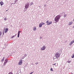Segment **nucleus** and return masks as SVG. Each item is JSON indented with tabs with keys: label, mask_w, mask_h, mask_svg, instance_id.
Listing matches in <instances>:
<instances>
[{
	"label": "nucleus",
	"mask_w": 74,
	"mask_h": 74,
	"mask_svg": "<svg viewBox=\"0 0 74 74\" xmlns=\"http://www.w3.org/2000/svg\"><path fill=\"white\" fill-rule=\"evenodd\" d=\"M66 16H67V14H65L64 15V18H66Z\"/></svg>",
	"instance_id": "obj_18"
},
{
	"label": "nucleus",
	"mask_w": 74,
	"mask_h": 74,
	"mask_svg": "<svg viewBox=\"0 0 74 74\" xmlns=\"http://www.w3.org/2000/svg\"><path fill=\"white\" fill-rule=\"evenodd\" d=\"M72 42L73 43H74V39L73 40Z\"/></svg>",
	"instance_id": "obj_29"
},
{
	"label": "nucleus",
	"mask_w": 74,
	"mask_h": 74,
	"mask_svg": "<svg viewBox=\"0 0 74 74\" xmlns=\"http://www.w3.org/2000/svg\"><path fill=\"white\" fill-rule=\"evenodd\" d=\"M8 11V10H7L6 11Z\"/></svg>",
	"instance_id": "obj_40"
},
{
	"label": "nucleus",
	"mask_w": 74,
	"mask_h": 74,
	"mask_svg": "<svg viewBox=\"0 0 74 74\" xmlns=\"http://www.w3.org/2000/svg\"><path fill=\"white\" fill-rule=\"evenodd\" d=\"M46 23L47 24V25H49L52 23V21H50L49 22V21L48 20L46 21Z\"/></svg>",
	"instance_id": "obj_3"
},
{
	"label": "nucleus",
	"mask_w": 74,
	"mask_h": 74,
	"mask_svg": "<svg viewBox=\"0 0 74 74\" xmlns=\"http://www.w3.org/2000/svg\"><path fill=\"white\" fill-rule=\"evenodd\" d=\"M29 3H28L27 4H25V9H27L29 8Z\"/></svg>",
	"instance_id": "obj_4"
},
{
	"label": "nucleus",
	"mask_w": 74,
	"mask_h": 74,
	"mask_svg": "<svg viewBox=\"0 0 74 74\" xmlns=\"http://www.w3.org/2000/svg\"><path fill=\"white\" fill-rule=\"evenodd\" d=\"M8 74H13V73H12V72H10Z\"/></svg>",
	"instance_id": "obj_25"
},
{
	"label": "nucleus",
	"mask_w": 74,
	"mask_h": 74,
	"mask_svg": "<svg viewBox=\"0 0 74 74\" xmlns=\"http://www.w3.org/2000/svg\"><path fill=\"white\" fill-rule=\"evenodd\" d=\"M55 16V15H54V16Z\"/></svg>",
	"instance_id": "obj_43"
},
{
	"label": "nucleus",
	"mask_w": 74,
	"mask_h": 74,
	"mask_svg": "<svg viewBox=\"0 0 74 74\" xmlns=\"http://www.w3.org/2000/svg\"><path fill=\"white\" fill-rule=\"evenodd\" d=\"M14 4H16V3L15 2L14 3Z\"/></svg>",
	"instance_id": "obj_38"
},
{
	"label": "nucleus",
	"mask_w": 74,
	"mask_h": 74,
	"mask_svg": "<svg viewBox=\"0 0 74 74\" xmlns=\"http://www.w3.org/2000/svg\"><path fill=\"white\" fill-rule=\"evenodd\" d=\"M33 2H31L30 4V6H32V5H33Z\"/></svg>",
	"instance_id": "obj_16"
},
{
	"label": "nucleus",
	"mask_w": 74,
	"mask_h": 74,
	"mask_svg": "<svg viewBox=\"0 0 74 74\" xmlns=\"http://www.w3.org/2000/svg\"><path fill=\"white\" fill-rule=\"evenodd\" d=\"M27 56V55L26 54H25L24 56L22 57V59H23L25 58Z\"/></svg>",
	"instance_id": "obj_8"
},
{
	"label": "nucleus",
	"mask_w": 74,
	"mask_h": 74,
	"mask_svg": "<svg viewBox=\"0 0 74 74\" xmlns=\"http://www.w3.org/2000/svg\"><path fill=\"white\" fill-rule=\"evenodd\" d=\"M53 65H56V63H55V64H53Z\"/></svg>",
	"instance_id": "obj_36"
},
{
	"label": "nucleus",
	"mask_w": 74,
	"mask_h": 74,
	"mask_svg": "<svg viewBox=\"0 0 74 74\" xmlns=\"http://www.w3.org/2000/svg\"><path fill=\"white\" fill-rule=\"evenodd\" d=\"M42 24L40 23V24H39V27H42Z\"/></svg>",
	"instance_id": "obj_11"
},
{
	"label": "nucleus",
	"mask_w": 74,
	"mask_h": 74,
	"mask_svg": "<svg viewBox=\"0 0 74 74\" xmlns=\"http://www.w3.org/2000/svg\"><path fill=\"white\" fill-rule=\"evenodd\" d=\"M60 17H61V15H60V14L57 15L55 18L54 21H55L56 23L58 22L59 19H60Z\"/></svg>",
	"instance_id": "obj_1"
},
{
	"label": "nucleus",
	"mask_w": 74,
	"mask_h": 74,
	"mask_svg": "<svg viewBox=\"0 0 74 74\" xmlns=\"http://www.w3.org/2000/svg\"><path fill=\"white\" fill-rule=\"evenodd\" d=\"M71 73L72 74H73V73Z\"/></svg>",
	"instance_id": "obj_39"
},
{
	"label": "nucleus",
	"mask_w": 74,
	"mask_h": 74,
	"mask_svg": "<svg viewBox=\"0 0 74 74\" xmlns=\"http://www.w3.org/2000/svg\"><path fill=\"white\" fill-rule=\"evenodd\" d=\"M7 62H4V63L3 64V65H4L3 66H5V65H6V64H7Z\"/></svg>",
	"instance_id": "obj_15"
},
{
	"label": "nucleus",
	"mask_w": 74,
	"mask_h": 74,
	"mask_svg": "<svg viewBox=\"0 0 74 74\" xmlns=\"http://www.w3.org/2000/svg\"><path fill=\"white\" fill-rule=\"evenodd\" d=\"M42 25H45V23H44L43 22L40 23Z\"/></svg>",
	"instance_id": "obj_21"
},
{
	"label": "nucleus",
	"mask_w": 74,
	"mask_h": 74,
	"mask_svg": "<svg viewBox=\"0 0 74 74\" xmlns=\"http://www.w3.org/2000/svg\"><path fill=\"white\" fill-rule=\"evenodd\" d=\"M4 21H6L7 20V18H5L4 19Z\"/></svg>",
	"instance_id": "obj_31"
},
{
	"label": "nucleus",
	"mask_w": 74,
	"mask_h": 74,
	"mask_svg": "<svg viewBox=\"0 0 74 74\" xmlns=\"http://www.w3.org/2000/svg\"><path fill=\"white\" fill-rule=\"evenodd\" d=\"M15 36L14 35V36H12V37L11 38H12V39L13 38H14V37H15Z\"/></svg>",
	"instance_id": "obj_24"
},
{
	"label": "nucleus",
	"mask_w": 74,
	"mask_h": 74,
	"mask_svg": "<svg viewBox=\"0 0 74 74\" xmlns=\"http://www.w3.org/2000/svg\"><path fill=\"white\" fill-rule=\"evenodd\" d=\"M16 74H19V73L18 72V73H17Z\"/></svg>",
	"instance_id": "obj_37"
},
{
	"label": "nucleus",
	"mask_w": 74,
	"mask_h": 74,
	"mask_svg": "<svg viewBox=\"0 0 74 74\" xmlns=\"http://www.w3.org/2000/svg\"><path fill=\"white\" fill-rule=\"evenodd\" d=\"M46 49V47L45 45H43V46L40 48V49L42 51H44Z\"/></svg>",
	"instance_id": "obj_5"
},
{
	"label": "nucleus",
	"mask_w": 74,
	"mask_h": 74,
	"mask_svg": "<svg viewBox=\"0 0 74 74\" xmlns=\"http://www.w3.org/2000/svg\"><path fill=\"white\" fill-rule=\"evenodd\" d=\"M68 63H70L71 62V61H68V62H67Z\"/></svg>",
	"instance_id": "obj_26"
},
{
	"label": "nucleus",
	"mask_w": 74,
	"mask_h": 74,
	"mask_svg": "<svg viewBox=\"0 0 74 74\" xmlns=\"http://www.w3.org/2000/svg\"><path fill=\"white\" fill-rule=\"evenodd\" d=\"M33 73H34V71H33V72H31V73H30V74H33Z\"/></svg>",
	"instance_id": "obj_30"
},
{
	"label": "nucleus",
	"mask_w": 74,
	"mask_h": 74,
	"mask_svg": "<svg viewBox=\"0 0 74 74\" xmlns=\"http://www.w3.org/2000/svg\"><path fill=\"white\" fill-rule=\"evenodd\" d=\"M50 71H53V69L52 68H51Z\"/></svg>",
	"instance_id": "obj_22"
},
{
	"label": "nucleus",
	"mask_w": 74,
	"mask_h": 74,
	"mask_svg": "<svg viewBox=\"0 0 74 74\" xmlns=\"http://www.w3.org/2000/svg\"><path fill=\"white\" fill-rule=\"evenodd\" d=\"M1 34H2V32H1L0 31V36H1Z\"/></svg>",
	"instance_id": "obj_23"
},
{
	"label": "nucleus",
	"mask_w": 74,
	"mask_h": 74,
	"mask_svg": "<svg viewBox=\"0 0 74 74\" xmlns=\"http://www.w3.org/2000/svg\"><path fill=\"white\" fill-rule=\"evenodd\" d=\"M8 31V28H6V29H5V30H4L5 33H7Z\"/></svg>",
	"instance_id": "obj_7"
},
{
	"label": "nucleus",
	"mask_w": 74,
	"mask_h": 74,
	"mask_svg": "<svg viewBox=\"0 0 74 74\" xmlns=\"http://www.w3.org/2000/svg\"><path fill=\"white\" fill-rule=\"evenodd\" d=\"M18 65H22V60H20L19 63H18Z\"/></svg>",
	"instance_id": "obj_6"
},
{
	"label": "nucleus",
	"mask_w": 74,
	"mask_h": 74,
	"mask_svg": "<svg viewBox=\"0 0 74 74\" xmlns=\"http://www.w3.org/2000/svg\"><path fill=\"white\" fill-rule=\"evenodd\" d=\"M11 4H13V3H11Z\"/></svg>",
	"instance_id": "obj_42"
},
{
	"label": "nucleus",
	"mask_w": 74,
	"mask_h": 74,
	"mask_svg": "<svg viewBox=\"0 0 74 74\" xmlns=\"http://www.w3.org/2000/svg\"><path fill=\"white\" fill-rule=\"evenodd\" d=\"M73 44V42L72 41L70 43V45H72Z\"/></svg>",
	"instance_id": "obj_17"
},
{
	"label": "nucleus",
	"mask_w": 74,
	"mask_h": 74,
	"mask_svg": "<svg viewBox=\"0 0 74 74\" xmlns=\"http://www.w3.org/2000/svg\"><path fill=\"white\" fill-rule=\"evenodd\" d=\"M5 58V57H3V59L2 60H1V62H4V60Z\"/></svg>",
	"instance_id": "obj_13"
},
{
	"label": "nucleus",
	"mask_w": 74,
	"mask_h": 74,
	"mask_svg": "<svg viewBox=\"0 0 74 74\" xmlns=\"http://www.w3.org/2000/svg\"><path fill=\"white\" fill-rule=\"evenodd\" d=\"M5 62H6V63H7L8 62V59H7L5 60Z\"/></svg>",
	"instance_id": "obj_14"
},
{
	"label": "nucleus",
	"mask_w": 74,
	"mask_h": 74,
	"mask_svg": "<svg viewBox=\"0 0 74 74\" xmlns=\"http://www.w3.org/2000/svg\"><path fill=\"white\" fill-rule=\"evenodd\" d=\"M44 7H46V5H44Z\"/></svg>",
	"instance_id": "obj_35"
},
{
	"label": "nucleus",
	"mask_w": 74,
	"mask_h": 74,
	"mask_svg": "<svg viewBox=\"0 0 74 74\" xmlns=\"http://www.w3.org/2000/svg\"><path fill=\"white\" fill-rule=\"evenodd\" d=\"M60 56V53H59L58 52H57L56 53L55 55V57H56L55 58H54L53 60H54V59H58L59 57Z\"/></svg>",
	"instance_id": "obj_2"
},
{
	"label": "nucleus",
	"mask_w": 74,
	"mask_h": 74,
	"mask_svg": "<svg viewBox=\"0 0 74 74\" xmlns=\"http://www.w3.org/2000/svg\"><path fill=\"white\" fill-rule=\"evenodd\" d=\"M18 0H15V3H16L17 1H18Z\"/></svg>",
	"instance_id": "obj_27"
},
{
	"label": "nucleus",
	"mask_w": 74,
	"mask_h": 74,
	"mask_svg": "<svg viewBox=\"0 0 74 74\" xmlns=\"http://www.w3.org/2000/svg\"><path fill=\"white\" fill-rule=\"evenodd\" d=\"M74 26H73V28H74Z\"/></svg>",
	"instance_id": "obj_41"
},
{
	"label": "nucleus",
	"mask_w": 74,
	"mask_h": 74,
	"mask_svg": "<svg viewBox=\"0 0 74 74\" xmlns=\"http://www.w3.org/2000/svg\"><path fill=\"white\" fill-rule=\"evenodd\" d=\"M33 29L34 30V31L36 30V27H34L33 28Z\"/></svg>",
	"instance_id": "obj_20"
},
{
	"label": "nucleus",
	"mask_w": 74,
	"mask_h": 74,
	"mask_svg": "<svg viewBox=\"0 0 74 74\" xmlns=\"http://www.w3.org/2000/svg\"><path fill=\"white\" fill-rule=\"evenodd\" d=\"M16 35H17V34H15V35H14V36L15 37V36H16Z\"/></svg>",
	"instance_id": "obj_33"
},
{
	"label": "nucleus",
	"mask_w": 74,
	"mask_h": 74,
	"mask_svg": "<svg viewBox=\"0 0 74 74\" xmlns=\"http://www.w3.org/2000/svg\"><path fill=\"white\" fill-rule=\"evenodd\" d=\"M40 39L42 38V37H40Z\"/></svg>",
	"instance_id": "obj_34"
},
{
	"label": "nucleus",
	"mask_w": 74,
	"mask_h": 74,
	"mask_svg": "<svg viewBox=\"0 0 74 74\" xmlns=\"http://www.w3.org/2000/svg\"><path fill=\"white\" fill-rule=\"evenodd\" d=\"M36 65H37V64H38V62H37L36 63Z\"/></svg>",
	"instance_id": "obj_28"
},
{
	"label": "nucleus",
	"mask_w": 74,
	"mask_h": 74,
	"mask_svg": "<svg viewBox=\"0 0 74 74\" xmlns=\"http://www.w3.org/2000/svg\"><path fill=\"white\" fill-rule=\"evenodd\" d=\"M21 32V31H18V34L17 35V37L18 38H19V35H20V32Z\"/></svg>",
	"instance_id": "obj_9"
},
{
	"label": "nucleus",
	"mask_w": 74,
	"mask_h": 74,
	"mask_svg": "<svg viewBox=\"0 0 74 74\" xmlns=\"http://www.w3.org/2000/svg\"><path fill=\"white\" fill-rule=\"evenodd\" d=\"M3 35H4V32H3V33H2Z\"/></svg>",
	"instance_id": "obj_32"
},
{
	"label": "nucleus",
	"mask_w": 74,
	"mask_h": 74,
	"mask_svg": "<svg viewBox=\"0 0 74 74\" xmlns=\"http://www.w3.org/2000/svg\"><path fill=\"white\" fill-rule=\"evenodd\" d=\"M74 57V54H73L71 56L72 58H73Z\"/></svg>",
	"instance_id": "obj_19"
},
{
	"label": "nucleus",
	"mask_w": 74,
	"mask_h": 74,
	"mask_svg": "<svg viewBox=\"0 0 74 74\" xmlns=\"http://www.w3.org/2000/svg\"><path fill=\"white\" fill-rule=\"evenodd\" d=\"M69 25H71L73 24V22L71 21V22H69Z\"/></svg>",
	"instance_id": "obj_12"
},
{
	"label": "nucleus",
	"mask_w": 74,
	"mask_h": 74,
	"mask_svg": "<svg viewBox=\"0 0 74 74\" xmlns=\"http://www.w3.org/2000/svg\"><path fill=\"white\" fill-rule=\"evenodd\" d=\"M0 4H1V6H2V5H3L4 4V2L3 1H1L0 2Z\"/></svg>",
	"instance_id": "obj_10"
}]
</instances>
